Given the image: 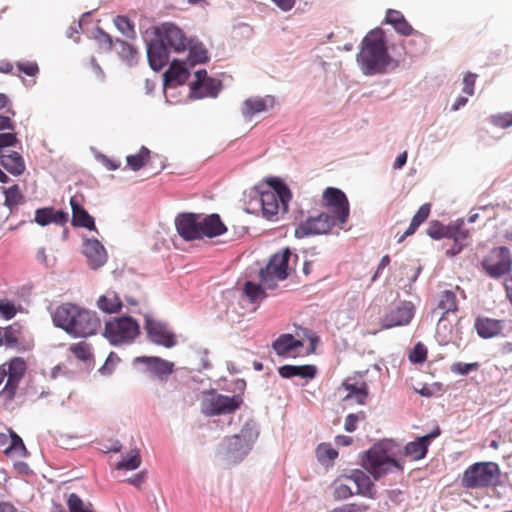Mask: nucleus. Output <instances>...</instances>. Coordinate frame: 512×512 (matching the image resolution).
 Segmentation results:
<instances>
[{"label": "nucleus", "mask_w": 512, "mask_h": 512, "mask_svg": "<svg viewBox=\"0 0 512 512\" xmlns=\"http://www.w3.org/2000/svg\"><path fill=\"white\" fill-rule=\"evenodd\" d=\"M52 320L56 327L63 329L75 338L94 335L101 325L95 311L80 308L71 303L57 307L52 313Z\"/></svg>", "instance_id": "nucleus-1"}, {"label": "nucleus", "mask_w": 512, "mask_h": 512, "mask_svg": "<svg viewBox=\"0 0 512 512\" xmlns=\"http://www.w3.org/2000/svg\"><path fill=\"white\" fill-rule=\"evenodd\" d=\"M291 251L286 248L271 256L267 265L259 272L260 283L247 281L244 284V293L251 302L262 300L266 297V291L275 290L278 282L285 280L288 273V265Z\"/></svg>", "instance_id": "nucleus-2"}, {"label": "nucleus", "mask_w": 512, "mask_h": 512, "mask_svg": "<svg viewBox=\"0 0 512 512\" xmlns=\"http://www.w3.org/2000/svg\"><path fill=\"white\" fill-rule=\"evenodd\" d=\"M391 60L383 31L380 28L371 30L363 38L356 56L360 70L365 76L383 74Z\"/></svg>", "instance_id": "nucleus-3"}, {"label": "nucleus", "mask_w": 512, "mask_h": 512, "mask_svg": "<svg viewBox=\"0 0 512 512\" xmlns=\"http://www.w3.org/2000/svg\"><path fill=\"white\" fill-rule=\"evenodd\" d=\"M397 444L384 439L370 447L362 458V467L375 480L393 474L402 473L403 465L396 458Z\"/></svg>", "instance_id": "nucleus-4"}, {"label": "nucleus", "mask_w": 512, "mask_h": 512, "mask_svg": "<svg viewBox=\"0 0 512 512\" xmlns=\"http://www.w3.org/2000/svg\"><path fill=\"white\" fill-rule=\"evenodd\" d=\"M258 437V424L254 420H248L239 433L223 439L220 445V453L227 461L239 463L252 450Z\"/></svg>", "instance_id": "nucleus-5"}, {"label": "nucleus", "mask_w": 512, "mask_h": 512, "mask_svg": "<svg viewBox=\"0 0 512 512\" xmlns=\"http://www.w3.org/2000/svg\"><path fill=\"white\" fill-rule=\"evenodd\" d=\"M270 184L272 190L261 192L259 202L263 217L269 221H276L280 209L283 214L288 212L292 194L288 186L281 179L273 178Z\"/></svg>", "instance_id": "nucleus-6"}, {"label": "nucleus", "mask_w": 512, "mask_h": 512, "mask_svg": "<svg viewBox=\"0 0 512 512\" xmlns=\"http://www.w3.org/2000/svg\"><path fill=\"white\" fill-rule=\"evenodd\" d=\"M103 335L114 346L127 345L140 335V326L131 316L115 317L105 323Z\"/></svg>", "instance_id": "nucleus-7"}, {"label": "nucleus", "mask_w": 512, "mask_h": 512, "mask_svg": "<svg viewBox=\"0 0 512 512\" xmlns=\"http://www.w3.org/2000/svg\"><path fill=\"white\" fill-rule=\"evenodd\" d=\"M500 468L495 462H477L463 473L461 484L467 489L485 488L499 481Z\"/></svg>", "instance_id": "nucleus-8"}, {"label": "nucleus", "mask_w": 512, "mask_h": 512, "mask_svg": "<svg viewBox=\"0 0 512 512\" xmlns=\"http://www.w3.org/2000/svg\"><path fill=\"white\" fill-rule=\"evenodd\" d=\"M243 399L239 394L226 396L216 390L204 392L201 400V412L206 416L226 415L240 408Z\"/></svg>", "instance_id": "nucleus-9"}, {"label": "nucleus", "mask_w": 512, "mask_h": 512, "mask_svg": "<svg viewBox=\"0 0 512 512\" xmlns=\"http://www.w3.org/2000/svg\"><path fill=\"white\" fill-rule=\"evenodd\" d=\"M26 362L21 357H14L9 362L0 365V385L6 378L4 388L1 390L0 395L7 401H12L26 372Z\"/></svg>", "instance_id": "nucleus-10"}, {"label": "nucleus", "mask_w": 512, "mask_h": 512, "mask_svg": "<svg viewBox=\"0 0 512 512\" xmlns=\"http://www.w3.org/2000/svg\"><path fill=\"white\" fill-rule=\"evenodd\" d=\"M144 320V329L150 342L165 348L177 345V337L167 322L154 318L150 313L144 314Z\"/></svg>", "instance_id": "nucleus-11"}, {"label": "nucleus", "mask_w": 512, "mask_h": 512, "mask_svg": "<svg viewBox=\"0 0 512 512\" xmlns=\"http://www.w3.org/2000/svg\"><path fill=\"white\" fill-rule=\"evenodd\" d=\"M336 225L338 224L331 214L322 212L299 223L295 228L294 236L297 239H302L309 236L326 234Z\"/></svg>", "instance_id": "nucleus-12"}, {"label": "nucleus", "mask_w": 512, "mask_h": 512, "mask_svg": "<svg viewBox=\"0 0 512 512\" xmlns=\"http://www.w3.org/2000/svg\"><path fill=\"white\" fill-rule=\"evenodd\" d=\"M323 200L335 222L339 226L345 224L350 214L349 202L345 193L338 188L329 187L323 193Z\"/></svg>", "instance_id": "nucleus-13"}, {"label": "nucleus", "mask_w": 512, "mask_h": 512, "mask_svg": "<svg viewBox=\"0 0 512 512\" xmlns=\"http://www.w3.org/2000/svg\"><path fill=\"white\" fill-rule=\"evenodd\" d=\"M437 308L442 310V316L437 324V335L442 344H448L454 340V335L452 329L447 327L445 316L458 310L456 294L451 290L441 292Z\"/></svg>", "instance_id": "nucleus-14"}, {"label": "nucleus", "mask_w": 512, "mask_h": 512, "mask_svg": "<svg viewBox=\"0 0 512 512\" xmlns=\"http://www.w3.org/2000/svg\"><path fill=\"white\" fill-rule=\"evenodd\" d=\"M482 266L486 273L493 278H499L507 274L512 266L509 249L504 246L492 249L488 256L483 259Z\"/></svg>", "instance_id": "nucleus-15"}, {"label": "nucleus", "mask_w": 512, "mask_h": 512, "mask_svg": "<svg viewBox=\"0 0 512 512\" xmlns=\"http://www.w3.org/2000/svg\"><path fill=\"white\" fill-rule=\"evenodd\" d=\"M156 34L174 52H182L187 49L188 39L184 32L174 23H163L156 29Z\"/></svg>", "instance_id": "nucleus-16"}, {"label": "nucleus", "mask_w": 512, "mask_h": 512, "mask_svg": "<svg viewBox=\"0 0 512 512\" xmlns=\"http://www.w3.org/2000/svg\"><path fill=\"white\" fill-rule=\"evenodd\" d=\"M175 227L179 236L185 241L201 239L199 214H178L175 218Z\"/></svg>", "instance_id": "nucleus-17"}, {"label": "nucleus", "mask_w": 512, "mask_h": 512, "mask_svg": "<svg viewBox=\"0 0 512 512\" xmlns=\"http://www.w3.org/2000/svg\"><path fill=\"white\" fill-rule=\"evenodd\" d=\"M414 316V307L411 302H403L390 309L381 318L382 329L408 325Z\"/></svg>", "instance_id": "nucleus-18"}, {"label": "nucleus", "mask_w": 512, "mask_h": 512, "mask_svg": "<svg viewBox=\"0 0 512 512\" xmlns=\"http://www.w3.org/2000/svg\"><path fill=\"white\" fill-rule=\"evenodd\" d=\"M82 252L91 269H98L107 262V252L102 243L95 238H85Z\"/></svg>", "instance_id": "nucleus-19"}, {"label": "nucleus", "mask_w": 512, "mask_h": 512, "mask_svg": "<svg viewBox=\"0 0 512 512\" xmlns=\"http://www.w3.org/2000/svg\"><path fill=\"white\" fill-rule=\"evenodd\" d=\"M275 103V97L272 95L247 98L242 104V116L246 121H250L256 114L263 113L272 109Z\"/></svg>", "instance_id": "nucleus-20"}, {"label": "nucleus", "mask_w": 512, "mask_h": 512, "mask_svg": "<svg viewBox=\"0 0 512 512\" xmlns=\"http://www.w3.org/2000/svg\"><path fill=\"white\" fill-rule=\"evenodd\" d=\"M169 49L159 38L148 44L147 58L152 70L160 71L167 65L169 62Z\"/></svg>", "instance_id": "nucleus-21"}, {"label": "nucleus", "mask_w": 512, "mask_h": 512, "mask_svg": "<svg viewBox=\"0 0 512 512\" xmlns=\"http://www.w3.org/2000/svg\"><path fill=\"white\" fill-rule=\"evenodd\" d=\"M134 363L145 364L147 370L159 378L168 376L174 371L172 362L156 356H139L134 359Z\"/></svg>", "instance_id": "nucleus-22"}, {"label": "nucleus", "mask_w": 512, "mask_h": 512, "mask_svg": "<svg viewBox=\"0 0 512 512\" xmlns=\"http://www.w3.org/2000/svg\"><path fill=\"white\" fill-rule=\"evenodd\" d=\"M189 77L186 63L173 60L168 70L164 73V87L174 88L182 85Z\"/></svg>", "instance_id": "nucleus-23"}, {"label": "nucleus", "mask_w": 512, "mask_h": 512, "mask_svg": "<svg viewBox=\"0 0 512 512\" xmlns=\"http://www.w3.org/2000/svg\"><path fill=\"white\" fill-rule=\"evenodd\" d=\"M474 327L481 338L489 339L502 334L504 321L489 317H478L475 319Z\"/></svg>", "instance_id": "nucleus-24"}, {"label": "nucleus", "mask_w": 512, "mask_h": 512, "mask_svg": "<svg viewBox=\"0 0 512 512\" xmlns=\"http://www.w3.org/2000/svg\"><path fill=\"white\" fill-rule=\"evenodd\" d=\"M227 230L218 214L200 215V234L203 237L213 238L222 235Z\"/></svg>", "instance_id": "nucleus-25"}, {"label": "nucleus", "mask_w": 512, "mask_h": 512, "mask_svg": "<svg viewBox=\"0 0 512 512\" xmlns=\"http://www.w3.org/2000/svg\"><path fill=\"white\" fill-rule=\"evenodd\" d=\"M347 479L353 481L357 486L356 494L374 499L376 497V490L374 483L369 475L360 469H354L351 473L345 476Z\"/></svg>", "instance_id": "nucleus-26"}, {"label": "nucleus", "mask_w": 512, "mask_h": 512, "mask_svg": "<svg viewBox=\"0 0 512 512\" xmlns=\"http://www.w3.org/2000/svg\"><path fill=\"white\" fill-rule=\"evenodd\" d=\"M72 224L76 227H83L90 231H96L94 218L82 207L76 198H71Z\"/></svg>", "instance_id": "nucleus-27"}, {"label": "nucleus", "mask_w": 512, "mask_h": 512, "mask_svg": "<svg viewBox=\"0 0 512 512\" xmlns=\"http://www.w3.org/2000/svg\"><path fill=\"white\" fill-rule=\"evenodd\" d=\"M67 218V213L55 210L52 207L39 208L35 211V222L40 226H46L51 223L62 225L66 223Z\"/></svg>", "instance_id": "nucleus-28"}, {"label": "nucleus", "mask_w": 512, "mask_h": 512, "mask_svg": "<svg viewBox=\"0 0 512 512\" xmlns=\"http://www.w3.org/2000/svg\"><path fill=\"white\" fill-rule=\"evenodd\" d=\"M278 373L282 378L285 379H290L293 377L313 379L316 376L317 368L314 365H283L278 368Z\"/></svg>", "instance_id": "nucleus-29"}, {"label": "nucleus", "mask_w": 512, "mask_h": 512, "mask_svg": "<svg viewBox=\"0 0 512 512\" xmlns=\"http://www.w3.org/2000/svg\"><path fill=\"white\" fill-rule=\"evenodd\" d=\"M0 163L14 176H19L25 171L23 157L16 151H7L0 154Z\"/></svg>", "instance_id": "nucleus-30"}, {"label": "nucleus", "mask_w": 512, "mask_h": 512, "mask_svg": "<svg viewBox=\"0 0 512 512\" xmlns=\"http://www.w3.org/2000/svg\"><path fill=\"white\" fill-rule=\"evenodd\" d=\"M123 306L119 295L114 291H107L97 300V307L106 314L118 313Z\"/></svg>", "instance_id": "nucleus-31"}, {"label": "nucleus", "mask_w": 512, "mask_h": 512, "mask_svg": "<svg viewBox=\"0 0 512 512\" xmlns=\"http://www.w3.org/2000/svg\"><path fill=\"white\" fill-rule=\"evenodd\" d=\"M301 341L294 338L292 334H283L273 342V349L278 355H287L291 351L302 347Z\"/></svg>", "instance_id": "nucleus-32"}, {"label": "nucleus", "mask_w": 512, "mask_h": 512, "mask_svg": "<svg viewBox=\"0 0 512 512\" xmlns=\"http://www.w3.org/2000/svg\"><path fill=\"white\" fill-rule=\"evenodd\" d=\"M428 446V436H421L405 445L404 454L414 460H420L425 457Z\"/></svg>", "instance_id": "nucleus-33"}, {"label": "nucleus", "mask_w": 512, "mask_h": 512, "mask_svg": "<svg viewBox=\"0 0 512 512\" xmlns=\"http://www.w3.org/2000/svg\"><path fill=\"white\" fill-rule=\"evenodd\" d=\"M199 86L200 90H197L196 93H191V97L194 99L205 97L216 98L222 89L221 81L214 78H208Z\"/></svg>", "instance_id": "nucleus-34"}, {"label": "nucleus", "mask_w": 512, "mask_h": 512, "mask_svg": "<svg viewBox=\"0 0 512 512\" xmlns=\"http://www.w3.org/2000/svg\"><path fill=\"white\" fill-rule=\"evenodd\" d=\"M189 53L187 63L190 66L203 64L208 60L207 50L202 43L188 41Z\"/></svg>", "instance_id": "nucleus-35"}, {"label": "nucleus", "mask_w": 512, "mask_h": 512, "mask_svg": "<svg viewBox=\"0 0 512 512\" xmlns=\"http://www.w3.org/2000/svg\"><path fill=\"white\" fill-rule=\"evenodd\" d=\"M343 388L348 392L346 398H355L358 404H365L366 398L368 396V387L365 382H362L360 385H358L356 383L345 381L343 383Z\"/></svg>", "instance_id": "nucleus-36"}, {"label": "nucleus", "mask_w": 512, "mask_h": 512, "mask_svg": "<svg viewBox=\"0 0 512 512\" xmlns=\"http://www.w3.org/2000/svg\"><path fill=\"white\" fill-rule=\"evenodd\" d=\"M115 45L118 46V55L123 61L130 66L137 63V51L131 44L124 40L116 39Z\"/></svg>", "instance_id": "nucleus-37"}, {"label": "nucleus", "mask_w": 512, "mask_h": 512, "mask_svg": "<svg viewBox=\"0 0 512 512\" xmlns=\"http://www.w3.org/2000/svg\"><path fill=\"white\" fill-rule=\"evenodd\" d=\"M468 235V231L464 229L463 219H458L454 223L448 225L447 239H452L454 242L465 243Z\"/></svg>", "instance_id": "nucleus-38"}, {"label": "nucleus", "mask_w": 512, "mask_h": 512, "mask_svg": "<svg viewBox=\"0 0 512 512\" xmlns=\"http://www.w3.org/2000/svg\"><path fill=\"white\" fill-rule=\"evenodd\" d=\"M150 156V150L142 146L137 154L128 155L126 158L127 165L133 171H139L141 168L145 166Z\"/></svg>", "instance_id": "nucleus-39"}, {"label": "nucleus", "mask_w": 512, "mask_h": 512, "mask_svg": "<svg viewBox=\"0 0 512 512\" xmlns=\"http://www.w3.org/2000/svg\"><path fill=\"white\" fill-rule=\"evenodd\" d=\"M67 506L69 512H91L93 507L92 503H85L76 493L68 495Z\"/></svg>", "instance_id": "nucleus-40"}, {"label": "nucleus", "mask_w": 512, "mask_h": 512, "mask_svg": "<svg viewBox=\"0 0 512 512\" xmlns=\"http://www.w3.org/2000/svg\"><path fill=\"white\" fill-rule=\"evenodd\" d=\"M316 456L322 464L330 463L338 456V452L327 443H321L316 449Z\"/></svg>", "instance_id": "nucleus-41"}, {"label": "nucleus", "mask_w": 512, "mask_h": 512, "mask_svg": "<svg viewBox=\"0 0 512 512\" xmlns=\"http://www.w3.org/2000/svg\"><path fill=\"white\" fill-rule=\"evenodd\" d=\"M4 195H5V206H7L10 210L14 209L15 207H17L22 199H23V195L22 193L20 192V189H19V186L18 185H13L7 189L4 190Z\"/></svg>", "instance_id": "nucleus-42"}, {"label": "nucleus", "mask_w": 512, "mask_h": 512, "mask_svg": "<svg viewBox=\"0 0 512 512\" xmlns=\"http://www.w3.org/2000/svg\"><path fill=\"white\" fill-rule=\"evenodd\" d=\"M114 24L116 28L127 38L134 39L136 37V32L134 29V25L132 22L126 17L118 15L114 19Z\"/></svg>", "instance_id": "nucleus-43"}, {"label": "nucleus", "mask_w": 512, "mask_h": 512, "mask_svg": "<svg viewBox=\"0 0 512 512\" xmlns=\"http://www.w3.org/2000/svg\"><path fill=\"white\" fill-rule=\"evenodd\" d=\"M141 465V458L138 451H131V454L117 463L116 469L118 470H135Z\"/></svg>", "instance_id": "nucleus-44"}, {"label": "nucleus", "mask_w": 512, "mask_h": 512, "mask_svg": "<svg viewBox=\"0 0 512 512\" xmlns=\"http://www.w3.org/2000/svg\"><path fill=\"white\" fill-rule=\"evenodd\" d=\"M4 453L9 455L15 453L18 456H26L27 450L22 439L11 431V445L4 450Z\"/></svg>", "instance_id": "nucleus-45"}, {"label": "nucleus", "mask_w": 512, "mask_h": 512, "mask_svg": "<svg viewBox=\"0 0 512 512\" xmlns=\"http://www.w3.org/2000/svg\"><path fill=\"white\" fill-rule=\"evenodd\" d=\"M71 353L79 360L86 361L91 357V346L84 341L73 344L70 347Z\"/></svg>", "instance_id": "nucleus-46"}, {"label": "nucleus", "mask_w": 512, "mask_h": 512, "mask_svg": "<svg viewBox=\"0 0 512 512\" xmlns=\"http://www.w3.org/2000/svg\"><path fill=\"white\" fill-rule=\"evenodd\" d=\"M448 225L445 226L441 224L439 221H433L429 224L427 228V235L432 239L439 240L442 238H447Z\"/></svg>", "instance_id": "nucleus-47"}, {"label": "nucleus", "mask_w": 512, "mask_h": 512, "mask_svg": "<svg viewBox=\"0 0 512 512\" xmlns=\"http://www.w3.org/2000/svg\"><path fill=\"white\" fill-rule=\"evenodd\" d=\"M494 126L505 129L512 125V112L499 113L489 117Z\"/></svg>", "instance_id": "nucleus-48"}, {"label": "nucleus", "mask_w": 512, "mask_h": 512, "mask_svg": "<svg viewBox=\"0 0 512 512\" xmlns=\"http://www.w3.org/2000/svg\"><path fill=\"white\" fill-rule=\"evenodd\" d=\"M427 358V348L421 342H418L409 353V360L412 363H423Z\"/></svg>", "instance_id": "nucleus-49"}, {"label": "nucleus", "mask_w": 512, "mask_h": 512, "mask_svg": "<svg viewBox=\"0 0 512 512\" xmlns=\"http://www.w3.org/2000/svg\"><path fill=\"white\" fill-rule=\"evenodd\" d=\"M393 28L397 33L403 36L414 35L420 40H423V35L415 31L405 18L393 25Z\"/></svg>", "instance_id": "nucleus-50"}, {"label": "nucleus", "mask_w": 512, "mask_h": 512, "mask_svg": "<svg viewBox=\"0 0 512 512\" xmlns=\"http://www.w3.org/2000/svg\"><path fill=\"white\" fill-rule=\"evenodd\" d=\"M119 362V356L115 352H110L105 363L99 368L98 371L102 375H111Z\"/></svg>", "instance_id": "nucleus-51"}, {"label": "nucleus", "mask_w": 512, "mask_h": 512, "mask_svg": "<svg viewBox=\"0 0 512 512\" xmlns=\"http://www.w3.org/2000/svg\"><path fill=\"white\" fill-rule=\"evenodd\" d=\"M19 140L15 133H0V154L7 152L8 147H15L19 144Z\"/></svg>", "instance_id": "nucleus-52"}, {"label": "nucleus", "mask_w": 512, "mask_h": 512, "mask_svg": "<svg viewBox=\"0 0 512 512\" xmlns=\"http://www.w3.org/2000/svg\"><path fill=\"white\" fill-rule=\"evenodd\" d=\"M94 39L97 41V43L100 46L105 47L107 50H111L113 46V40L112 37L106 33L103 29L100 27H97L93 33Z\"/></svg>", "instance_id": "nucleus-53"}, {"label": "nucleus", "mask_w": 512, "mask_h": 512, "mask_svg": "<svg viewBox=\"0 0 512 512\" xmlns=\"http://www.w3.org/2000/svg\"><path fill=\"white\" fill-rule=\"evenodd\" d=\"M353 495L352 489L350 486L335 482L333 497L336 501L346 500Z\"/></svg>", "instance_id": "nucleus-54"}, {"label": "nucleus", "mask_w": 512, "mask_h": 512, "mask_svg": "<svg viewBox=\"0 0 512 512\" xmlns=\"http://www.w3.org/2000/svg\"><path fill=\"white\" fill-rule=\"evenodd\" d=\"M479 364L477 362L474 363H464V362H456L451 366V371L458 375H468L471 371L477 370Z\"/></svg>", "instance_id": "nucleus-55"}, {"label": "nucleus", "mask_w": 512, "mask_h": 512, "mask_svg": "<svg viewBox=\"0 0 512 512\" xmlns=\"http://www.w3.org/2000/svg\"><path fill=\"white\" fill-rule=\"evenodd\" d=\"M369 506L364 503H348L335 507L331 512H367Z\"/></svg>", "instance_id": "nucleus-56"}, {"label": "nucleus", "mask_w": 512, "mask_h": 512, "mask_svg": "<svg viewBox=\"0 0 512 512\" xmlns=\"http://www.w3.org/2000/svg\"><path fill=\"white\" fill-rule=\"evenodd\" d=\"M477 75L471 72H468L463 78V93L468 96H472L474 94V86Z\"/></svg>", "instance_id": "nucleus-57"}, {"label": "nucleus", "mask_w": 512, "mask_h": 512, "mask_svg": "<svg viewBox=\"0 0 512 512\" xmlns=\"http://www.w3.org/2000/svg\"><path fill=\"white\" fill-rule=\"evenodd\" d=\"M360 419H364V414H348L345 418L344 429L346 432H354Z\"/></svg>", "instance_id": "nucleus-58"}, {"label": "nucleus", "mask_w": 512, "mask_h": 512, "mask_svg": "<svg viewBox=\"0 0 512 512\" xmlns=\"http://www.w3.org/2000/svg\"><path fill=\"white\" fill-rule=\"evenodd\" d=\"M16 308L14 304L8 301L0 300V313L6 320L12 319L16 315Z\"/></svg>", "instance_id": "nucleus-59"}, {"label": "nucleus", "mask_w": 512, "mask_h": 512, "mask_svg": "<svg viewBox=\"0 0 512 512\" xmlns=\"http://www.w3.org/2000/svg\"><path fill=\"white\" fill-rule=\"evenodd\" d=\"M17 68L27 76H35L38 71V65L35 62H18Z\"/></svg>", "instance_id": "nucleus-60"}, {"label": "nucleus", "mask_w": 512, "mask_h": 512, "mask_svg": "<svg viewBox=\"0 0 512 512\" xmlns=\"http://www.w3.org/2000/svg\"><path fill=\"white\" fill-rule=\"evenodd\" d=\"M195 78V81L190 84L191 93H196L197 90H200L199 85H201L209 77H207V71L205 69H200L196 71Z\"/></svg>", "instance_id": "nucleus-61"}, {"label": "nucleus", "mask_w": 512, "mask_h": 512, "mask_svg": "<svg viewBox=\"0 0 512 512\" xmlns=\"http://www.w3.org/2000/svg\"><path fill=\"white\" fill-rule=\"evenodd\" d=\"M431 206L429 203H425L416 212V214L413 216V219L422 224L429 216L430 214Z\"/></svg>", "instance_id": "nucleus-62"}, {"label": "nucleus", "mask_w": 512, "mask_h": 512, "mask_svg": "<svg viewBox=\"0 0 512 512\" xmlns=\"http://www.w3.org/2000/svg\"><path fill=\"white\" fill-rule=\"evenodd\" d=\"M404 18L400 11L389 9L386 13L385 22L393 26Z\"/></svg>", "instance_id": "nucleus-63"}, {"label": "nucleus", "mask_w": 512, "mask_h": 512, "mask_svg": "<svg viewBox=\"0 0 512 512\" xmlns=\"http://www.w3.org/2000/svg\"><path fill=\"white\" fill-rule=\"evenodd\" d=\"M464 247H465V243L454 242L453 245L451 246V248H449L446 251V255L449 257H453V256L461 253V251L463 250Z\"/></svg>", "instance_id": "nucleus-64"}]
</instances>
